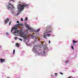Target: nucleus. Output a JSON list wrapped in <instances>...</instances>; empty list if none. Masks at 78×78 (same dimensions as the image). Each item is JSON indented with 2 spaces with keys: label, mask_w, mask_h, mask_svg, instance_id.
I'll return each instance as SVG.
<instances>
[{
  "label": "nucleus",
  "mask_w": 78,
  "mask_h": 78,
  "mask_svg": "<svg viewBox=\"0 0 78 78\" xmlns=\"http://www.w3.org/2000/svg\"><path fill=\"white\" fill-rule=\"evenodd\" d=\"M28 7H29V4H24L22 5L19 4L17 6L18 9L19 10L18 12L22 11L24 9V8H28Z\"/></svg>",
  "instance_id": "nucleus-1"
},
{
  "label": "nucleus",
  "mask_w": 78,
  "mask_h": 78,
  "mask_svg": "<svg viewBox=\"0 0 78 78\" xmlns=\"http://www.w3.org/2000/svg\"><path fill=\"white\" fill-rule=\"evenodd\" d=\"M16 25V27H12L11 29V32L13 34H16V33H17V29L18 28V27H19V26H22V24H18ZM16 30L17 31L16 32Z\"/></svg>",
  "instance_id": "nucleus-2"
},
{
  "label": "nucleus",
  "mask_w": 78,
  "mask_h": 78,
  "mask_svg": "<svg viewBox=\"0 0 78 78\" xmlns=\"http://www.w3.org/2000/svg\"><path fill=\"white\" fill-rule=\"evenodd\" d=\"M40 50L38 48V47L37 46H35L34 47V48L33 49V51L34 52V53H37L38 51V50Z\"/></svg>",
  "instance_id": "nucleus-3"
},
{
  "label": "nucleus",
  "mask_w": 78,
  "mask_h": 78,
  "mask_svg": "<svg viewBox=\"0 0 78 78\" xmlns=\"http://www.w3.org/2000/svg\"><path fill=\"white\" fill-rule=\"evenodd\" d=\"M21 36L23 37V38H24V39H26L27 38V35H26L25 34H24L23 32H21L20 33Z\"/></svg>",
  "instance_id": "nucleus-4"
},
{
  "label": "nucleus",
  "mask_w": 78,
  "mask_h": 78,
  "mask_svg": "<svg viewBox=\"0 0 78 78\" xmlns=\"http://www.w3.org/2000/svg\"><path fill=\"white\" fill-rule=\"evenodd\" d=\"M11 6H12L13 8H14L13 5L10 3H9L8 6H7L8 9H11L12 11V8L11 7Z\"/></svg>",
  "instance_id": "nucleus-5"
},
{
  "label": "nucleus",
  "mask_w": 78,
  "mask_h": 78,
  "mask_svg": "<svg viewBox=\"0 0 78 78\" xmlns=\"http://www.w3.org/2000/svg\"><path fill=\"white\" fill-rule=\"evenodd\" d=\"M9 19L7 18L6 20H5L4 23L6 24L8 22H9Z\"/></svg>",
  "instance_id": "nucleus-6"
},
{
  "label": "nucleus",
  "mask_w": 78,
  "mask_h": 78,
  "mask_svg": "<svg viewBox=\"0 0 78 78\" xmlns=\"http://www.w3.org/2000/svg\"><path fill=\"white\" fill-rule=\"evenodd\" d=\"M0 61H1L0 62L1 63L3 62H4V61H5V59H3L1 58H0Z\"/></svg>",
  "instance_id": "nucleus-7"
},
{
  "label": "nucleus",
  "mask_w": 78,
  "mask_h": 78,
  "mask_svg": "<svg viewBox=\"0 0 78 78\" xmlns=\"http://www.w3.org/2000/svg\"><path fill=\"white\" fill-rule=\"evenodd\" d=\"M26 27L28 30H32V29L29 27V25H26Z\"/></svg>",
  "instance_id": "nucleus-8"
},
{
  "label": "nucleus",
  "mask_w": 78,
  "mask_h": 78,
  "mask_svg": "<svg viewBox=\"0 0 78 78\" xmlns=\"http://www.w3.org/2000/svg\"><path fill=\"white\" fill-rule=\"evenodd\" d=\"M16 45L17 47H19V44L18 43H17L16 44Z\"/></svg>",
  "instance_id": "nucleus-9"
},
{
  "label": "nucleus",
  "mask_w": 78,
  "mask_h": 78,
  "mask_svg": "<svg viewBox=\"0 0 78 78\" xmlns=\"http://www.w3.org/2000/svg\"><path fill=\"white\" fill-rule=\"evenodd\" d=\"M73 43H77V42H77L76 41H75V40H73Z\"/></svg>",
  "instance_id": "nucleus-10"
},
{
  "label": "nucleus",
  "mask_w": 78,
  "mask_h": 78,
  "mask_svg": "<svg viewBox=\"0 0 78 78\" xmlns=\"http://www.w3.org/2000/svg\"><path fill=\"white\" fill-rule=\"evenodd\" d=\"M44 39H47V37H46V35H44Z\"/></svg>",
  "instance_id": "nucleus-11"
},
{
  "label": "nucleus",
  "mask_w": 78,
  "mask_h": 78,
  "mask_svg": "<svg viewBox=\"0 0 78 78\" xmlns=\"http://www.w3.org/2000/svg\"><path fill=\"white\" fill-rule=\"evenodd\" d=\"M40 31V29H38L37 30H35L36 32H38V31Z\"/></svg>",
  "instance_id": "nucleus-12"
},
{
  "label": "nucleus",
  "mask_w": 78,
  "mask_h": 78,
  "mask_svg": "<svg viewBox=\"0 0 78 78\" xmlns=\"http://www.w3.org/2000/svg\"><path fill=\"white\" fill-rule=\"evenodd\" d=\"M25 20V21H27V20H28V17H26V18Z\"/></svg>",
  "instance_id": "nucleus-13"
},
{
  "label": "nucleus",
  "mask_w": 78,
  "mask_h": 78,
  "mask_svg": "<svg viewBox=\"0 0 78 78\" xmlns=\"http://www.w3.org/2000/svg\"><path fill=\"white\" fill-rule=\"evenodd\" d=\"M47 36H48V37H49V36H50L51 34H47Z\"/></svg>",
  "instance_id": "nucleus-14"
},
{
  "label": "nucleus",
  "mask_w": 78,
  "mask_h": 78,
  "mask_svg": "<svg viewBox=\"0 0 78 78\" xmlns=\"http://www.w3.org/2000/svg\"><path fill=\"white\" fill-rule=\"evenodd\" d=\"M15 49H14L13 51V54L14 55V53H15Z\"/></svg>",
  "instance_id": "nucleus-15"
},
{
  "label": "nucleus",
  "mask_w": 78,
  "mask_h": 78,
  "mask_svg": "<svg viewBox=\"0 0 78 78\" xmlns=\"http://www.w3.org/2000/svg\"><path fill=\"white\" fill-rule=\"evenodd\" d=\"M21 21H22V22H23V18H21Z\"/></svg>",
  "instance_id": "nucleus-16"
},
{
  "label": "nucleus",
  "mask_w": 78,
  "mask_h": 78,
  "mask_svg": "<svg viewBox=\"0 0 78 78\" xmlns=\"http://www.w3.org/2000/svg\"><path fill=\"white\" fill-rule=\"evenodd\" d=\"M71 48L73 50H74V48H73V46H71Z\"/></svg>",
  "instance_id": "nucleus-17"
},
{
  "label": "nucleus",
  "mask_w": 78,
  "mask_h": 78,
  "mask_svg": "<svg viewBox=\"0 0 78 78\" xmlns=\"http://www.w3.org/2000/svg\"><path fill=\"white\" fill-rule=\"evenodd\" d=\"M17 37H15V40H17Z\"/></svg>",
  "instance_id": "nucleus-18"
},
{
  "label": "nucleus",
  "mask_w": 78,
  "mask_h": 78,
  "mask_svg": "<svg viewBox=\"0 0 78 78\" xmlns=\"http://www.w3.org/2000/svg\"><path fill=\"white\" fill-rule=\"evenodd\" d=\"M11 22H12L11 21H10V22H9V25H11Z\"/></svg>",
  "instance_id": "nucleus-19"
},
{
  "label": "nucleus",
  "mask_w": 78,
  "mask_h": 78,
  "mask_svg": "<svg viewBox=\"0 0 78 78\" xmlns=\"http://www.w3.org/2000/svg\"><path fill=\"white\" fill-rule=\"evenodd\" d=\"M11 12H12V14H14V12L13 11H12Z\"/></svg>",
  "instance_id": "nucleus-20"
},
{
  "label": "nucleus",
  "mask_w": 78,
  "mask_h": 78,
  "mask_svg": "<svg viewBox=\"0 0 78 78\" xmlns=\"http://www.w3.org/2000/svg\"><path fill=\"white\" fill-rule=\"evenodd\" d=\"M51 31H52V30H51V31H48V32H46V33H49L50 32H51Z\"/></svg>",
  "instance_id": "nucleus-21"
},
{
  "label": "nucleus",
  "mask_w": 78,
  "mask_h": 78,
  "mask_svg": "<svg viewBox=\"0 0 78 78\" xmlns=\"http://www.w3.org/2000/svg\"><path fill=\"white\" fill-rule=\"evenodd\" d=\"M33 39H34V38H36V37H35V36H33V37H32Z\"/></svg>",
  "instance_id": "nucleus-22"
},
{
  "label": "nucleus",
  "mask_w": 78,
  "mask_h": 78,
  "mask_svg": "<svg viewBox=\"0 0 78 78\" xmlns=\"http://www.w3.org/2000/svg\"><path fill=\"white\" fill-rule=\"evenodd\" d=\"M19 39L20 40V41H22V39H21L20 38H19Z\"/></svg>",
  "instance_id": "nucleus-23"
},
{
  "label": "nucleus",
  "mask_w": 78,
  "mask_h": 78,
  "mask_svg": "<svg viewBox=\"0 0 78 78\" xmlns=\"http://www.w3.org/2000/svg\"><path fill=\"white\" fill-rule=\"evenodd\" d=\"M55 76H57V75H58V73H55Z\"/></svg>",
  "instance_id": "nucleus-24"
},
{
  "label": "nucleus",
  "mask_w": 78,
  "mask_h": 78,
  "mask_svg": "<svg viewBox=\"0 0 78 78\" xmlns=\"http://www.w3.org/2000/svg\"><path fill=\"white\" fill-rule=\"evenodd\" d=\"M16 22L17 23H19V21H17Z\"/></svg>",
  "instance_id": "nucleus-25"
},
{
  "label": "nucleus",
  "mask_w": 78,
  "mask_h": 78,
  "mask_svg": "<svg viewBox=\"0 0 78 78\" xmlns=\"http://www.w3.org/2000/svg\"><path fill=\"white\" fill-rule=\"evenodd\" d=\"M6 34L7 35H9V34H8V32H7L6 33Z\"/></svg>",
  "instance_id": "nucleus-26"
},
{
  "label": "nucleus",
  "mask_w": 78,
  "mask_h": 78,
  "mask_svg": "<svg viewBox=\"0 0 78 78\" xmlns=\"http://www.w3.org/2000/svg\"><path fill=\"white\" fill-rule=\"evenodd\" d=\"M68 61H66V63H67L68 62Z\"/></svg>",
  "instance_id": "nucleus-27"
},
{
  "label": "nucleus",
  "mask_w": 78,
  "mask_h": 78,
  "mask_svg": "<svg viewBox=\"0 0 78 78\" xmlns=\"http://www.w3.org/2000/svg\"><path fill=\"white\" fill-rule=\"evenodd\" d=\"M60 73L61 74V75H62L63 74V73Z\"/></svg>",
  "instance_id": "nucleus-28"
},
{
  "label": "nucleus",
  "mask_w": 78,
  "mask_h": 78,
  "mask_svg": "<svg viewBox=\"0 0 78 78\" xmlns=\"http://www.w3.org/2000/svg\"><path fill=\"white\" fill-rule=\"evenodd\" d=\"M49 44H50V41H49Z\"/></svg>",
  "instance_id": "nucleus-29"
},
{
  "label": "nucleus",
  "mask_w": 78,
  "mask_h": 78,
  "mask_svg": "<svg viewBox=\"0 0 78 78\" xmlns=\"http://www.w3.org/2000/svg\"><path fill=\"white\" fill-rule=\"evenodd\" d=\"M19 13H18V14H17V16H18V15H19Z\"/></svg>",
  "instance_id": "nucleus-30"
},
{
  "label": "nucleus",
  "mask_w": 78,
  "mask_h": 78,
  "mask_svg": "<svg viewBox=\"0 0 78 78\" xmlns=\"http://www.w3.org/2000/svg\"><path fill=\"white\" fill-rule=\"evenodd\" d=\"M53 76V75L52 74L51 75V76Z\"/></svg>",
  "instance_id": "nucleus-31"
},
{
  "label": "nucleus",
  "mask_w": 78,
  "mask_h": 78,
  "mask_svg": "<svg viewBox=\"0 0 78 78\" xmlns=\"http://www.w3.org/2000/svg\"><path fill=\"white\" fill-rule=\"evenodd\" d=\"M11 0V1H13V0Z\"/></svg>",
  "instance_id": "nucleus-32"
},
{
  "label": "nucleus",
  "mask_w": 78,
  "mask_h": 78,
  "mask_svg": "<svg viewBox=\"0 0 78 78\" xmlns=\"http://www.w3.org/2000/svg\"><path fill=\"white\" fill-rule=\"evenodd\" d=\"M49 29H50V27H49Z\"/></svg>",
  "instance_id": "nucleus-33"
},
{
  "label": "nucleus",
  "mask_w": 78,
  "mask_h": 78,
  "mask_svg": "<svg viewBox=\"0 0 78 78\" xmlns=\"http://www.w3.org/2000/svg\"><path fill=\"white\" fill-rule=\"evenodd\" d=\"M7 78H9V77H8Z\"/></svg>",
  "instance_id": "nucleus-34"
},
{
  "label": "nucleus",
  "mask_w": 78,
  "mask_h": 78,
  "mask_svg": "<svg viewBox=\"0 0 78 78\" xmlns=\"http://www.w3.org/2000/svg\"><path fill=\"white\" fill-rule=\"evenodd\" d=\"M2 46H0V48H1V47H2Z\"/></svg>",
  "instance_id": "nucleus-35"
},
{
  "label": "nucleus",
  "mask_w": 78,
  "mask_h": 78,
  "mask_svg": "<svg viewBox=\"0 0 78 78\" xmlns=\"http://www.w3.org/2000/svg\"><path fill=\"white\" fill-rule=\"evenodd\" d=\"M44 34H45V33H44Z\"/></svg>",
  "instance_id": "nucleus-36"
},
{
  "label": "nucleus",
  "mask_w": 78,
  "mask_h": 78,
  "mask_svg": "<svg viewBox=\"0 0 78 78\" xmlns=\"http://www.w3.org/2000/svg\"><path fill=\"white\" fill-rule=\"evenodd\" d=\"M47 28H48V27H47Z\"/></svg>",
  "instance_id": "nucleus-37"
}]
</instances>
